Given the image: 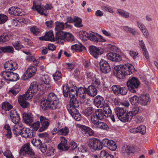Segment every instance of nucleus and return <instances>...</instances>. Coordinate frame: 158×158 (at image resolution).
Masks as SVG:
<instances>
[{
	"label": "nucleus",
	"instance_id": "obj_17",
	"mask_svg": "<svg viewBox=\"0 0 158 158\" xmlns=\"http://www.w3.org/2000/svg\"><path fill=\"white\" fill-rule=\"evenodd\" d=\"M36 71L35 67L33 66L30 67L24 74V79H27L32 77L35 74Z\"/></svg>",
	"mask_w": 158,
	"mask_h": 158
},
{
	"label": "nucleus",
	"instance_id": "obj_47",
	"mask_svg": "<svg viewBox=\"0 0 158 158\" xmlns=\"http://www.w3.org/2000/svg\"><path fill=\"white\" fill-rule=\"evenodd\" d=\"M13 106L8 102H4L2 103V108L5 110H9L12 109Z\"/></svg>",
	"mask_w": 158,
	"mask_h": 158
},
{
	"label": "nucleus",
	"instance_id": "obj_60",
	"mask_svg": "<svg viewBox=\"0 0 158 158\" xmlns=\"http://www.w3.org/2000/svg\"><path fill=\"white\" fill-rule=\"evenodd\" d=\"M8 17L6 15L0 14V24L4 23L7 20Z\"/></svg>",
	"mask_w": 158,
	"mask_h": 158
},
{
	"label": "nucleus",
	"instance_id": "obj_14",
	"mask_svg": "<svg viewBox=\"0 0 158 158\" xmlns=\"http://www.w3.org/2000/svg\"><path fill=\"white\" fill-rule=\"evenodd\" d=\"M123 65H117L114 67V74L115 76L119 78H123L124 75L123 72Z\"/></svg>",
	"mask_w": 158,
	"mask_h": 158
},
{
	"label": "nucleus",
	"instance_id": "obj_1",
	"mask_svg": "<svg viewBox=\"0 0 158 158\" xmlns=\"http://www.w3.org/2000/svg\"><path fill=\"white\" fill-rule=\"evenodd\" d=\"M59 99L54 93L49 94L46 100H44L40 104L43 110H46L48 108L54 110L59 107Z\"/></svg>",
	"mask_w": 158,
	"mask_h": 158
},
{
	"label": "nucleus",
	"instance_id": "obj_8",
	"mask_svg": "<svg viewBox=\"0 0 158 158\" xmlns=\"http://www.w3.org/2000/svg\"><path fill=\"white\" fill-rule=\"evenodd\" d=\"M29 95L25 94L23 95H19L18 98V101L21 106L23 108H26L29 107L30 105L29 103L26 101L29 98H31L32 97H28Z\"/></svg>",
	"mask_w": 158,
	"mask_h": 158
},
{
	"label": "nucleus",
	"instance_id": "obj_54",
	"mask_svg": "<svg viewBox=\"0 0 158 158\" xmlns=\"http://www.w3.org/2000/svg\"><path fill=\"white\" fill-rule=\"evenodd\" d=\"M55 81H57L62 78V74L61 72L56 71L53 75Z\"/></svg>",
	"mask_w": 158,
	"mask_h": 158
},
{
	"label": "nucleus",
	"instance_id": "obj_21",
	"mask_svg": "<svg viewBox=\"0 0 158 158\" xmlns=\"http://www.w3.org/2000/svg\"><path fill=\"white\" fill-rule=\"evenodd\" d=\"M12 131L14 134L16 135H20L23 127V125L20 123L15 125H12Z\"/></svg>",
	"mask_w": 158,
	"mask_h": 158
},
{
	"label": "nucleus",
	"instance_id": "obj_37",
	"mask_svg": "<svg viewBox=\"0 0 158 158\" xmlns=\"http://www.w3.org/2000/svg\"><path fill=\"white\" fill-rule=\"evenodd\" d=\"M73 20L74 22L75 23L74 25L76 27H81L83 26V25L81 24L82 19L80 18L77 16H74L73 17Z\"/></svg>",
	"mask_w": 158,
	"mask_h": 158
},
{
	"label": "nucleus",
	"instance_id": "obj_15",
	"mask_svg": "<svg viewBox=\"0 0 158 158\" xmlns=\"http://www.w3.org/2000/svg\"><path fill=\"white\" fill-rule=\"evenodd\" d=\"M20 135L25 138H31L34 136L35 133L32 131L29 128L23 127Z\"/></svg>",
	"mask_w": 158,
	"mask_h": 158
},
{
	"label": "nucleus",
	"instance_id": "obj_29",
	"mask_svg": "<svg viewBox=\"0 0 158 158\" xmlns=\"http://www.w3.org/2000/svg\"><path fill=\"white\" fill-rule=\"evenodd\" d=\"M139 110V108L135 107L132 108L131 110L128 112V118H129V121L132 119L133 116L138 114Z\"/></svg>",
	"mask_w": 158,
	"mask_h": 158
},
{
	"label": "nucleus",
	"instance_id": "obj_40",
	"mask_svg": "<svg viewBox=\"0 0 158 158\" xmlns=\"http://www.w3.org/2000/svg\"><path fill=\"white\" fill-rule=\"evenodd\" d=\"M10 35L6 33H4L0 36V44H2L8 41L10 37Z\"/></svg>",
	"mask_w": 158,
	"mask_h": 158
},
{
	"label": "nucleus",
	"instance_id": "obj_10",
	"mask_svg": "<svg viewBox=\"0 0 158 158\" xmlns=\"http://www.w3.org/2000/svg\"><path fill=\"white\" fill-rule=\"evenodd\" d=\"M79 102L77 99V98H73L70 99L69 105L67 106V110L69 112H72V110L74 111L77 110V108L79 106Z\"/></svg>",
	"mask_w": 158,
	"mask_h": 158
},
{
	"label": "nucleus",
	"instance_id": "obj_2",
	"mask_svg": "<svg viewBox=\"0 0 158 158\" xmlns=\"http://www.w3.org/2000/svg\"><path fill=\"white\" fill-rule=\"evenodd\" d=\"M140 82L137 78L133 77L130 79L127 83L129 90L132 93H135L138 90Z\"/></svg>",
	"mask_w": 158,
	"mask_h": 158
},
{
	"label": "nucleus",
	"instance_id": "obj_50",
	"mask_svg": "<svg viewBox=\"0 0 158 158\" xmlns=\"http://www.w3.org/2000/svg\"><path fill=\"white\" fill-rule=\"evenodd\" d=\"M111 89L113 92L114 94H120L121 87L119 85H114L112 86Z\"/></svg>",
	"mask_w": 158,
	"mask_h": 158
},
{
	"label": "nucleus",
	"instance_id": "obj_27",
	"mask_svg": "<svg viewBox=\"0 0 158 158\" xmlns=\"http://www.w3.org/2000/svg\"><path fill=\"white\" fill-rule=\"evenodd\" d=\"M89 50L90 53L96 58H97L98 55L101 54L99 49L95 46H90L89 47Z\"/></svg>",
	"mask_w": 158,
	"mask_h": 158
},
{
	"label": "nucleus",
	"instance_id": "obj_63",
	"mask_svg": "<svg viewBox=\"0 0 158 158\" xmlns=\"http://www.w3.org/2000/svg\"><path fill=\"white\" fill-rule=\"evenodd\" d=\"M30 30L31 32L35 35H37L40 32L39 29L35 27H33L31 28Z\"/></svg>",
	"mask_w": 158,
	"mask_h": 158
},
{
	"label": "nucleus",
	"instance_id": "obj_33",
	"mask_svg": "<svg viewBox=\"0 0 158 158\" xmlns=\"http://www.w3.org/2000/svg\"><path fill=\"white\" fill-rule=\"evenodd\" d=\"M69 112L76 120L79 121L81 120V115L79 113L77 110H75L74 111L72 110L71 112Z\"/></svg>",
	"mask_w": 158,
	"mask_h": 158
},
{
	"label": "nucleus",
	"instance_id": "obj_46",
	"mask_svg": "<svg viewBox=\"0 0 158 158\" xmlns=\"http://www.w3.org/2000/svg\"><path fill=\"white\" fill-rule=\"evenodd\" d=\"M118 13L122 17L128 18L129 17V13L123 10L118 9L117 10Z\"/></svg>",
	"mask_w": 158,
	"mask_h": 158
},
{
	"label": "nucleus",
	"instance_id": "obj_23",
	"mask_svg": "<svg viewBox=\"0 0 158 158\" xmlns=\"http://www.w3.org/2000/svg\"><path fill=\"white\" fill-rule=\"evenodd\" d=\"M37 1L36 0L34 1L33 2V6L32 7V9L34 10H36L37 12L41 15H45L44 13V9L41 7V4L37 5L36 3Z\"/></svg>",
	"mask_w": 158,
	"mask_h": 158
},
{
	"label": "nucleus",
	"instance_id": "obj_41",
	"mask_svg": "<svg viewBox=\"0 0 158 158\" xmlns=\"http://www.w3.org/2000/svg\"><path fill=\"white\" fill-rule=\"evenodd\" d=\"M99 119L98 118L95 114H93L91 115L90 120L91 123H93L92 126L93 128L94 127V126L97 124V123L99 122Z\"/></svg>",
	"mask_w": 158,
	"mask_h": 158
},
{
	"label": "nucleus",
	"instance_id": "obj_20",
	"mask_svg": "<svg viewBox=\"0 0 158 158\" xmlns=\"http://www.w3.org/2000/svg\"><path fill=\"white\" fill-rule=\"evenodd\" d=\"M8 11L10 14L15 16H22L23 14L22 10L18 7H12L9 9Z\"/></svg>",
	"mask_w": 158,
	"mask_h": 158
},
{
	"label": "nucleus",
	"instance_id": "obj_53",
	"mask_svg": "<svg viewBox=\"0 0 158 158\" xmlns=\"http://www.w3.org/2000/svg\"><path fill=\"white\" fill-rule=\"evenodd\" d=\"M58 148L60 152L66 151L70 148L68 145H58Z\"/></svg>",
	"mask_w": 158,
	"mask_h": 158
},
{
	"label": "nucleus",
	"instance_id": "obj_59",
	"mask_svg": "<svg viewBox=\"0 0 158 158\" xmlns=\"http://www.w3.org/2000/svg\"><path fill=\"white\" fill-rule=\"evenodd\" d=\"M42 81L45 84L50 83V78L47 75H44L42 77Z\"/></svg>",
	"mask_w": 158,
	"mask_h": 158
},
{
	"label": "nucleus",
	"instance_id": "obj_38",
	"mask_svg": "<svg viewBox=\"0 0 158 158\" xmlns=\"http://www.w3.org/2000/svg\"><path fill=\"white\" fill-rule=\"evenodd\" d=\"M94 114L99 120H102L105 117V114L101 109H98L95 111Z\"/></svg>",
	"mask_w": 158,
	"mask_h": 158
},
{
	"label": "nucleus",
	"instance_id": "obj_12",
	"mask_svg": "<svg viewBox=\"0 0 158 158\" xmlns=\"http://www.w3.org/2000/svg\"><path fill=\"white\" fill-rule=\"evenodd\" d=\"M5 71H14L18 68L17 63L12 60L8 61L6 62L4 64Z\"/></svg>",
	"mask_w": 158,
	"mask_h": 158
},
{
	"label": "nucleus",
	"instance_id": "obj_62",
	"mask_svg": "<svg viewBox=\"0 0 158 158\" xmlns=\"http://www.w3.org/2000/svg\"><path fill=\"white\" fill-rule=\"evenodd\" d=\"M138 132L142 134H144L146 133V127L145 126H140L138 127Z\"/></svg>",
	"mask_w": 158,
	"mask_h": 158
},
{
	"label": "nucleus",
	"instance_id": "obj_31",
	"mask_svg": "<svg viewBox=\"0 0 158 158\" xmlns=\"http://www.w3.org/2000/svg\"><path fill=\"white\" fill-rule=\"evenodd\" d=\"M132 152V149L127 145L124 146L122 148V152L126 157L128 156Z\"/></svg>",
	"mask_w": 158,
	"mask_h": 158
},
{
	"label": "nucleus",
	"instance_id": "obj_9",
	"mask_svg": "<svg viewBox=\"0 0 158 158\" xmlns=\"http://www.w3.org/2000/svg\"><path fill=\"white\" fill-rule=\"evenodd\" d=\"M101 71L105 73H108L110 71L111 68L109 63L106 60L102 59L99 62Z\"/></svg>",
	"mask_w": 158,
	"mask_h": 158
},
{
	"label": "nucleus",
	"instance_id": "obj_30",
	"mask_svg": "<svg viewBox=\"0 0 158 158\" xmlns=\"http://www.w3.org/2000/svg\"><path fill=\"white\" fill-rule=\"evenodd\" d=\"M102 107L103 111L105 114V117H109L111 114L112 111L109 105L107 103H105Z\"/></svg>",
	"mask_w": 158,
	"mask_h": 158
},
{
	"label": "nucleus",
	"instance_id": "obj_43",
	"mask_svg": "<svg viewBox=\"0 0 158 158\" xmlns=\"http://www.w3.org/2000/svg\"><path fill=\"white\" fill-rule=\"evenodd\" d=\"M101 158H114L113 156L109 154L106 151L102 150L100 155Z\"/></svg>",
	"mask_w": 158,
	"mask_h": 158
},
{
	"label": "nucleus",
	"instance_id": "obj_16",
	"mask_svg": "<svg viewBox=\"0 0 158 158\" xmlns=\"http://www.w3.org/2000/svg\"><path fill=\"white\" fill-rule=\"evenodd\" d=\"M94 103L95 106L98 108H101L105 104V100L103 97L98 95L94 99Z\"/></svg>",
	"mask_w": 158,
	"mask_h": 158
},
{
	"label": "nucleus",
	"instance_id": "obj_55",
	"mask_svg": "<svg viewBox=\"0 0 158 158\" xmlns=\"http://www.w3.org/2000/svg\"><path fill=\"white\" fill-rule=\"evenodd\" d=\"M40 122L38 121L35 123H34L31 125V127L32 128V131H37L39 128L40 127Z\"/></svg>",
	"mask_w": 158,
	"mask_h": 158
},
{
	"label": "nucleus",
	"instance_id": "obj_52",
	"mask_svg": "<svg viewBox=\"0 0 158 158\" xmlns=\"http://www.w3.org/2000/svg\"><path fill=\"white\" fill-rule=\"evenodd\" d=\"M12 45L17 50H19L23 47V46L22 45L20 41H16L12 43Z\"/></svg>",
	"mask_w": 158,
	"mask_h": 158
},
{
	"label": "nucleus",
	"instance_id": "obj_24",
	"mask_svg": "<svg viewBox=\"0 0 158 158\" xmlns=\"http://www.w3.org/2000/svg\"><path fill=\"white\" fill-rule=\"evenodd\" d=\"M23 119L25 123L30 124L33 121V115L31 113H23Z\"/></svg>",
	"mask_w": 158,
	"mask_h": 158
},
{
	"label": "nucleus",
	"instance_id": "obj_26",
	"mask_svg": "<svg viewBox=\"0 0 158 158\" xmlns=\"http://www.w3.org/2000/svg\"><path fill=\"white\" fill-rule=\"evenodd\" d=\"M139 103L142 105L145 106L150 102L149 97L146 95H142L139 97Z\"/></svg>",
	"mask_w": 158,
	"mask_h": 158
},
{
	"label": "nucleus",
	"instance_id": "obj_35",
	"mask_svg": "<svg viewBox=\"0 0 158 158\" xmlns=\"http://www.w3.org/2000/svg\"><path fill=\"white\" fill-rule=\"evenodd\" d=\"M68 32L62 31L56 32V38L58 40H65Z\"/></svg>",
	"mask_w": 158,
	"mask_h": 158
},
{
	"label": "nucleus",
	"instance_id": "obj_18",
	"mask_svg": "<svg viewBox=\"0 0 158 158\" xmlns=\"http://www.w3.org/2000/svg\"><path fill=\"white\" fill-rule=\"evenodd\" d=\"M106 57L108 59L116 62H118L121 60V56L115 53H108L107 54Z\"/></svg>",
	"mask_w": 158,
	"mask_h": 158
},
{
	"label": "nucleus",
	"instance_id": "obj_57",
	"mask_svg": "<svg viewBox=\"0 0 158 158\" xmlns=\"http://www.w3.org/2000/svg\"><path fill=\"white\" fill-rule=\"evenodd\" d=\"M65 40L69 42H72L74 41V38L72 34L68 32L67 33V36Z\"/></svg>",
	"mask_w": 158,
	"mask_h": 158
},
{
	"label": "nucleus",
	"instance_id": "obj_61",
	"mask_svg": "<svg viewBox=\"0 0 158 158\" xmlns=\"http://www.w3.org/2000/svg\"><path fill=\"white\" fill-rule=\"evenodd\" d=\"M4 155L7 158H14L11 151L9 150H7L4 152H3Z\"/></svg>",
	"mask_w": 158,
	"mask_h": 158
},
{
	"label": "nucleus",
	"instance_id": "obj_56",
	"mask_svg": "<svg viewBox=\"0 0 158 158\" xmlns=\"http://www.w3.org/2000/svg\"><path fill=\"white\" fill-rule=\"evenodd\" d=\"M10 118L11 119L12 122H13L14 124V125L19 123V122L20 119L19 115L14 116L13 117H11Z\"/></svg>",
	"mask_w": 158,
	"mask_h": 158
},
{
	"label": "nucleus",
	"instance_id": "obj_44",
	"mask_svg": "<svg viewBox=\"0 0 158 158\" xmlns=\"http://www.w3.org/2000/svg\"><path fill=\"white\" fill-rule=\"evenodd\" d=\"M85 48L81 44H76L72 46L71 48L72 50H75L78 51L79 52H81Z\"/></svg>",
	"mask_w": 158,
	"mask_h": 158
},
{
	"label": "nucleus",
	"instance_id": "obj_19",
	"mask_svg": "<svg viewBox=\"0 0 158 158\" xmlns=\"http://www.w3.org/2000/svg\"><path fill=\"white\" fill-rule=\"evenodd\" d=\"M123 72L125 75L131 74L134 71V66L130 64H127L123 65Z\"/></svg>",
	"mask_w": 158,
	"mask_h": 158
},
{
	"label": "nucleus",
	"instance_id": "obj_25",
	"mask_svg": "<svg viewBox=\"0 0 158 158\" xmlns=\"http://www.w3.org/2000/svg\"><path fill=\"white\" fill-rule=\"evenodd\" d=\"M86 94L90 96L94 97L97 94V90L94 85H90L86 88Z\"/></svg>",
	"mask_w": 158,
	"mask_h": 158
},
{
	"label": "nucleus",
	"instance_id": "obj_48",
	"mask_svg": "<svg viewBox=\"0 0 158 158\" xmlns=\"http://www.w3.org/2000/svg\"><path fill=\"white\" fill-rule=\"evenodd\" d=\"M130 100L131 104L132 105H137L139 103V97L136 95L130 98Z\"/></svg>",
	"mask_w": 158,
	"mask_h": 158
},
{
	"label": "nucleus",
	"instance_id": "obj_13",
	"mask_svg": "<svg viewBox=\"0 0 158 158\" xmlns=\"http://www.w3.org/2000/svg\"><path fill=\"white\" fill-rule=\"evenodd\" d=\"M40 121L41 127L40 128L39 131L41 132L47 129L49 125L50 120L44 116H41L40 117Z\"/></svg>",
	"mask_w": 158,
	"mask_h": 158
},
{
	"label": "nucleus",
	"instance_id": "obj_36",
	"mask_svg": "<svg viewBox=\"0 0 158 158\" xmlns=\"http://www.w3.org/2000/svg\"><path fill=\"white\" fill-rule=\"evenodd\" d=\"M84 111L85 115L86 117L91 116L93 114H94L95 113L94 109L92 107L87 108Z\"/></svg>",
	"mask_w": 158,
	"mask_h": 158
},
{
	"label": "nucleus",
	"instance_id": "obj_22",
	"mask_svg": "<svg viewBox=\"0 0 158 158\" xmlns=\"http://www.w3.org/2000/svg\"><path fill=\"white\" fill-rule=\"evenodd\" d=\"M40 39L41 40L51 41H54V37L52 31H50L48 32H46L45 36L40 37Z\"/></svg>",
	"mask_w": 158,
	"mask_h": 158
},
{
	"label": "nucleus",
	"instance_id": "obj_39",
	"mask_svg": "<svg viewBox=\"0 0 158 158\" xmlns=\"http://www.w3.org/2000/svg\"><path fill=\"white\" fill-rule=\"evenodd\" d=\"M108 127L107 125L105 123L99 122L96 126H94L93 129H100L102 130H106Z\"/></svg>",
	"mask_w": 158,
	"mask_h": 158
},
{
	"label": "nucleus",
	"instance_id": "obj_58",
	"mask_svg": "<svg viewBox=\"0 0 158 158\" xmlns=\"http://www.w3.org/2000/svg\"><path fill=\"white\" fill-rule=\"evenodd\" d=\"M31 143L35 146L38 147L42 144V142L40 139H34L31 141Z\"/></svg>",
	"mask_w": 158,
	"mask_h": 158
},
{
	"label": "nucleus",
	"instance_id": "obj_64",
	"mask_svg": "<svg viewBox=\"0 0 158 158\" xmlns=\"http://www.w3.org/2000/svg\"><path fill=\"white\" fill-rule=\"evenodd\" d=\"M19 90L18 89L12 88L9 91V93H12L14 95H16L19 92Z\"/></svg>",
	"mask_w": 158,
	"mask_h": 158
},
{
	"label": "nucleus",
	"instance_id": "obj_11",
	"mask_svg": "<svg viewBox=\"0 0 158 158\" xmlns=\"http://www.w3.org/2000/svg\"><path fill=\"white\" fill-rule=\"evenodd\" d=\"M38 89V85L36 82H33L31 84L28 90L25 94L29 95L28 97H32L37 92Z\"/></svg>",
	"mask_w": 158,
	"mask_h": 158
},
{
	"label": "nucleus",
	"instance_id": "obj_51",
	"mask_svg": "<svg viewBox=\"0 0 158 158\" xmlns=\"http://www.w3.org/2000/svg\"><path fill=\"white\" fill-rule=\"evenodd\" d=\"M107 147L111 151L115 150L117 148L115 143L113 140H110Z\"/></svg>",
	"mask_w": 158,
	"mask_h": 158
},
{
	"label": "nucleus",
	"instance_id": "obj_34",
	"mask_svg": "<svg viewBox=\"0 0 158 158\" xmlns=\"http://www.w3.org/2000/svg\"><path fill=\"white\" fill-rule=\"evenodd\" d=\"M77 93V88L76 87L70 88L69 93H68V95H69L70 99L76 98V97L78 95Z\"/></svg>",
	"mask_w": 158,
	"mask_h": 158
},
{
	"label": "nucleus",
	"instance_id": "obj_32",
	"mask_svg": "<svg viewBox=\"0 0 158 158\" xmlns=\"http://www.w3.org/2000/svg\"><path fill=\"white\" fill-rule=\"evenodd\" d=\"M86 88L81 87L78 88L77 93V95H78L79 97L82 99L85 98L86 96Z\"/></svg>",
	"mask_w": 158,
	"mask_h": 158
},
{
	"label": "nucleus",
	"instance_id": "obj_3",
	"mask_svg": "<svg viewBox=\"0 0 158 158\" xmlns=\"http://www.w3.org/2000/svg\"><path fill=\"white\" fill-rule=\"evenodd\" d=\"M19 154L21 156L27 155L31 158H40L35 155L34 150L30 147L29 143H27L22 147Z\"/></svg>",
	"mask_w": 158,
	"mask_h": 158
},
{
	"label": "nucleus",
	"instance_id": "obj_28",
	"mask_svg": "<svg viewBox=\"0 0 158 158\" xmlns=\"http://www.w3.org/2000/svg\"><path fill=\"white\" fill-rule=\"evenodd\" d=\"M81 132L83 135L86 136L88 135L92 136L94 134V131L92 129L86 127H84L82 128Z\"/></svg>",
	"mask_w": 158,
	"mask_h": 158
},
{
	"label": "nucleus",
	"instance_id": "obj_5",
	"mask_svg": "<svg viewBox=\"0 0 158 158\" xmlns=\"http://www.w3.org/2000/svg\"><path fill=\"white\" fill-rule=\"evenodd\" d=\"M0 74L5 80L11 81H16L19 79V76L17 73L11 71H3Z\"/></svg>",
	"mask_w": 158,
	"mask_h": 158
},
{
	"label": "nucleus",
	"instance_id": "obj_49",
	"mask_svg": "<svg viewBox=\"0 0 158 158\" xmlns=\"http://www.w3.org/2000/svg\"><path fill=\"white\" fill-rule=\"evenodd\" d=\"M69 132V128L67 127H65L64 128L59 129V134L60 135L65 136L67 135Z\"/></svg>",
	"mask_w": 158,
	"mask_h": 158
},
{
	"label": "nucleus",
	"instance_id": "obj_42",
	"mask_svg": "<svg viewBox=\"0 0 158 158\" xmlns=\"http://www.w3.org/2000/svg\"><path fill=\"white\" fill-rule=\"evenodd\" d=\"M56 27L55 29L57 32L62 31L64 28V24L63 23L56 22L55 23Z\"/></svg>",
	"mask_w": 158,
	"mask_h": 158
},
{
	"label": "nucleus",
	"instance_id": "obj_7",
	"mask_svg": "<svg viewBox=\"0 0 158 158\" xmlns=\"http://www.w3.org/2000/svg\"><path fill=\"white\" fill-rule=\"evenodd\" d=\"M89 146L91 149L94 151L100 150L102 148L100 141L95 138L92 139L90 140Z\"/></svg>",
	"mask_w": 158,
	"mask_h": 158
},
{
	"label": "nucleus",
	"instance_id": "obj_45",
	"mask_svg": "<svg viewBox=\"0 0 158 158\" xmlns=\"http://www.w3.org/2000/svg\"><path fill=\"white\" fill-rule=\"evenodd\" d=\"M63 94L64 96L65 97H68V93H69L70 89L71 88H69L68 84H65L63 86Z\"/></svg>",
	"mask_w": 158,
	"mask_h": 158
},
{
	"label": "nucleus",
	"instance_id": "obj_6",
	"mask_svg": "<svg viewBox=\"0 0 158 158\" xmlns=\"http://www.w3.org/2000/svg\"><path fill=\"white\" fill-rule=\"evenodd\" d=\"M81 37L82 40H89L91 41L98 42V41L97 37V34H95L92 31H89L87 32L83 31L80 32Z\"/></svg>",
	"mask_w": 158,
	"mask_h": 158
},
{
	"label": "nucleus",
	"instance_id": "obj_4",
	"mask_svg": "<svg viewBox=\"0 0 158 158\" xmlns=\"http://www.w3.org/2000/svg\"><path fill=\"white\" fill-rule=\"evenodd\" d=\"M117 116L122 122H125L129 121L128 118V111L123 108L118 107L115 109Z\"/></svg>",
	"mask_w": 158,
	"mask_h": 158
}]
</instances>
